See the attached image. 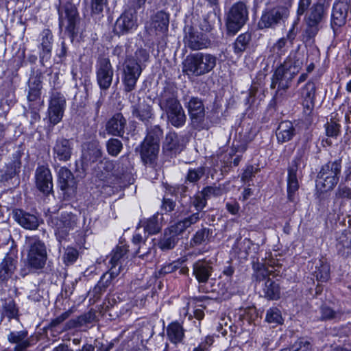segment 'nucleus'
<instances>
[{"mask_svg":"<svg viewBox=\"0 0 351 351\" xmlns=\"http://www.w3.org/2000/svg\"><path fill=\"white\" fill-rule=\"evenodd\" d=\"M93 173L100 180L109 178L108 182L116 188L130 185L134 180L123 158L115 162L108 159L100 160L95 167Z\"/></svg>","mask_w":351,"mask_h":351,"instance_id":"1","label":"nucleus"},{"mask_svg":"<svg viewBox=\"0 0 351 351\" xmlns=\"http://www.w3.org/2000/svg\"><path fill=\"white\" fill-rule=\"evenodd\" d=\"M158 104L167 115L168 122L175 128L182 127L186 121L184 110L173 90L165 87L158 96Z\"/></svg>","mask_w":351,"mask_h":351,"instance_id":"2","label":"nucleus"},{"mask_svg":"<svg viewBox=\"0 0 351 351\" xmlns=\"http://www.w3.org/2000/svg\"><path fill=\"white\" fill-rule=\"evenodd\" d=\"M309 150L310 145L306 141L298 149L295 156L288 167L287 198L290 202H294L296 200L299 189L298 177L306 166Z\"/></svg>","mask_w":351,"mask_h":351,"instance_id":"3","label":"nucleus"},{"mask_svg":"<svg viewBox=\"0 0 351 351\" xmlns=\"http://www.w3.org/2000/svg\"><path fill=\"white\" fill-rule=\"evenodd\" d=\"M217 60V57L210 53H191L187 56L183 62V72L195 77L204 75L213 70Z\"/></svg>","mask_w":351,"mask_h":351,"instance_id":"4","label":"nucleus"},{"mask_svg":"<svg viewBox=\"0 0 351 351\" xmlns=\"http://www.w3.org/2000/svg\"><path fill=\"white\" fill-rule=\"evenodd\" d=\"M25 246L27 250V265L34 269L44 268L47 260L45 243L38 236H27Z\"/></svg>","mask_w":351,"mask_h":351,"instance_id":"5","label":"nucleus"},{"mask_svg":"<svg viewBox=\"0 0 351 351\" xmlns=\"http://www.w3.org/2000/svg\"><path fill=\"white\" fill-rule=\"evenodd\" d=\"M341 171V159L328 162L321 167L317 173V187L324 192L332 190L339 182Z\"/></svg>","mask_w":351,"mask_h":351,"instance_id":"6","label":"nucleus"},{"mask_svg":"<svg viewBox=\"0 0 351 351\" xmlns=\"http://www.w3.org/2000/svg\"><path fill=\"white\" fill-rule=\"evenodd\" d=\"M248 19V10L244 1L234 3L227 13L226 25L228 34L234 35Z\"/></svg>","mask_w":351,"mask_h":351,"instance_id":"7","label":"nucleus"},{"mask_svg":"<svg viewBox=\"0 0 351 351\" xmlns=\"http://www.w3.org/2000/svg\"><path fill=\"white\" fill-rule=\"evenodd\" d=\"M48 224L54 229L55 235L60 243L65 240L70 231L76 225V217L71 213H62L60 215H51L47 219Z\"/></svg>","mask_w":351,"mask_h":351,"instance_id":"8","label":"nucleus"},{"mask_svg":"<svg viewBox=\"0 0 351 351\" xmlns=\"http://www.w3.org/2000/svg\"><path fill=\"white\" fill-rule=\"evenodd\" d=\"M326 15V8L320 0L309 9L305 16V34L308 38L311 39L317 34Z\"/></svg>","mask_w":351,"mask_h":351,"instance_id":"9","label":"nucleus"},{"mask_svg":"<svg viewBox=\"0 0 351 351\" xmlns=\"http://www.w3.org/2000/svg\"><path fill=\"white\" fill-rule=\"evenodd\" d=\"M296 75L294 71H289L286 66L280 64L274 71L271 77V88H277L275 97L279 99L291 87Z\"/></svg>","mask_w":351,"mask_h":351,"instance_id":"10","label":"nucleus"},{"mask_svg":"<svg viewBox=\"0 0 351 351\" xmlns=\"http://www.w3.org/2000/svg\"><path fill=\"white\" fill-rule=\"evenodd\" d=\"M289 14V8L284 5H277L263 12L258 27L261 29L274 27L278 24L284 22Z\"/></svg>","mask_w":351,"mask_h":351,"instance_id":"11","label":"nucleus"},{"mask_svg":"<svg viewBox=\"0 0 351 351\" xmlns=\"http://www.w3.org/2000/svg\"><path fill=\"white\" fill-rule=\"evenodd\" d=\"M142 71L143 67L133 60H125L122 69V82L125 92L130 93L136 88V82Z\"/></svg>","mask_w":351,"mask_h":351,"instance_id":"12","label":"nucleus"},{"mask_svg":"<svg viewBox=\"0 0 351 351\" xmlns=\"http://www.w3.org/2000/svg\"><path fill=\"white\" fill-rule=\"evenodd\" d=\"M114 75V70L108 58H98L96 64L97 82L103 90H108L111 86Z\"/></svg>","mask_w":351,"mask_h":351,"instance_id":"13","label":"nucleus"},{"mask_svg":"<svg viewBox=\"0 0 351 351\" xmlns=\"http://www.w3.org/2000/svg\"><path fill=\"white\" fill-rule=\"evenodd\" d=\"M58 14L60 28L64 26L69 34L73 37L77 34L75 29L78 21L76 8L71 3L66 4L62 8L58 10Z\"/></svg>","mask_w":351,"mask_h":351,"instance_id":"14","label":"nucleus"},{"mask_svg":"<svg viewBox=\"0 0 351 351\" xmlns=\"http://www.w3.org/2000/svg\"><path fill=\"white\" fill-rule=\"evenodd\" d=\"M349 14H351V5L348 0H340L334 3L331 16V27L335 32L339 27L346 23Z\"/></svg>","mask_w":351,"mask_h":351,"instance_id":"15","label":"nucleus"},{"mask_svg":"<svg viewBox=\"0 0 351 351\" xmlns=\"http://www.w3.org/2000/svg\"><path fill=\"white\" fill-rule=\"evenodd\" d=\"M65 106L66 99L63 95L58 92L52 93L48 108V117L53 125L62 120Z\"/></svg>","mask_w":351,"mask_h":351,"instance_id":"16","label":"nucleus"},{"mask_svg":"<svg viewBox=\"0 0 351 351\" xmlns=\"http://www.w3.org/2000/svg\"><path fill=\"white\" fill-rule=\"evenodd\" d=\"M43 74L39 70L32 71L28 81L27 101L28 103L43 104L41 99V90L43 88L42 80Z\"/></svg>","mask_w":351,"mask_h":351,"instance_id":"17","label":"nucleus"},{"mask_svg":"<svg viewBox=\"0 0 351 351\" xmlns=\"http://www.w3.org/2000/svg\"><path fill=\"white\" fill-rule=\"evenodd\" d=\"M137 27L136 12L134 10L125 11L116 21L114 31L117 34H128Z\"/></svg>","mask_w":351,"mask_h":351,"instance_id":"18","label":"nucleus"},{"mask_svg":"<svg viewBox=\"0 0 351 351\" xmlns=\"http://www.w3.org/2000/svg\"><path fill=\"white\" fill-rule=\"evenodd\" d=\"M192 124L195 128L202 127L205 120V108L201 99L191 97L186 105Z\"/></svg>","mask_w":351,"mask_h":351,"instance_id":"19","label":"nucleus"},{"mask_svg":"<svg viewBox=\"0 0 351 351\" xmlns=\"http://www.w3.org/2000/svg\"><path fill=\"white\" fill-rule=\"evenodd\" d=\"M147 234L143 235L137 227L136 232L132 237V243L136 247L135 254L141 258H145L155 252L153 241H148Z\"/></svg>","mask_w":351,"mask_h":351,"instance_id":"20","label":"nucleus"},{"mask_svg":"<svg viewBox=\"0 0 351 351\" xmlns=\"http://www.w3.org/2000/svg\"><path fill=\"white\" fill-rule=\"evenodd\" d=\"M120 273V267L119 268L110 267L109 271L104 274L99 281L95 286L93 290L90 291L88 294L93 297L95 300H98L103 293H104L108 287L111 285L113 279L116 278Z\"/></svg>","mask_w":351,"mask_h":351,"instance_id":"21","label":"nucleus"},{"mask_svg":"<svg viewBox=\"0 0 351 351\" xmlns=\"http://www.w3.org/2000/svg\"><path fill=\"white\" fill-rule=\"evenodd\" d=\"M184 148L182 139L175 132L166 134L162 144V152L168 156L172 157L180 154Z\"/></svg>","mask_w":351,"mask_h":351,"instance_id":"22","label":"nucleus"},{"mask_svg":"<svg viewBox=\"0 0 351 351\" xmlns=\"http://www.w3.org/2000/svg\"><path fill=\"white\" fill-rule=\"evenodd\" d=\"M58 173L60 189L68 197L73 195L77 189V182L71 171L66 167H61Z\"/></svg>","mask_w":351,"mask_h":351,"instance_id":"23","label":"nucleus"},{"mask_svg":"<svg viewBox=\"0 0 351 351\" xmlns=\"http://www.w3.org/2000/svg\"><path fill=\"white\" fill-rule=\"evenodd\" d=\"M36 182L40 191L45 195L51 193L53 189L52 176L47 167L41 166L36 169Z\"/></svg>","mask_w":351,"mask_h":351,"instance_id":"24","label":"nucleus"},{"mask_svg":"<svg viewBox=\"0 0 351 351\" xmlns=\"http://www.w3.org/2000/svg\"><path fill=\"white\" fill-rule=\"evenodd\" d=\"M185 43L193 50H200L208 47L210 45V40L206 35L190 27L185 36Z\"/></svg>","mask_w":351,"mask_h":351,"instance_id":"25","label":"nucleus"},{"mask_svg":"<svg viewBox=\"0 0 351 351\" xmlns=\"http://www.w3.org/2000/svg\"><path fill=\"white\" fill-rule=\"evenodd\" d=\"M53 151L55 158L60 161H68L72 155L73 143L69 139L59 138L56 141Z\"/></svg>","mask_w":351,"mask_h":351,"instance_id":"26","label":"nucleus"},{"mask_svg":"<svg viewBox=\"0 0 351 351\" xmlns=\"http://www.w3.org/2000/svg\"><path fill=\"white\" fill-rule=\"evenodd\" d=\"M14 218L21 227L31 230H36L40 222L38 217L36 215L30 214L21 209L14 211Z\"/></svg>","mask_w":351,"mask_h":351,"instance_id":"27","label":"nucleus"},{"mask_svg":"<svg viewBox=\"0 0 351 351\" xmlns=\"http://www.w3.org/2000/svg\"><path fill=\"white\" fill-rule=\"evenodd\" d=\"M316 85L313 81H308L301 90L302 106L304 112L309 114L315 106Z\"/></svg>","mask_w":351,"mask_h":351,"instance_id":"28","label":"nucleus"},{"mask_svg":"<svg viewBox=\"0 0 351 351\" xmlns=\"http://www.w3.org/2000/svg\"><path fill=\"white\" fill-rule=\"evenodd\" d=\"M126 124L127 121L123 115L117 112L108 121L106 130L109 134L121 137L125 132Z\"/></svg>","mask_w":351,"mask_h":351,"instance_id":"29","label":"nucleus"},{"mask_svg":"<svg viewBox=\"0 0 351 351\" xmlns=\"http://www.w3.org/2000/svg\"><path fill=\"white\" fill-rule=\"evenodd\" d=\"M132 114L145 124L154 119L152 106L144 100L132 106Z\"/></svg>","mask_w":351,"mask_h":351,"instance_id":"30","label":"nucleus"},{"mask_svg":"<svg viewBox=\"0 0 351 351\" xmlns=\"http://www.w3.org/2000/svg\"><path fill=\"white\" fill-rule=\"evenodd\" d=\"M27 331H13L8 335V340L10 343L15 344L13 351H27L31 346V342L27 338Z\"/></svg>","mask_w":351,"mask_h":351,"instance_id":"31","label":"nucleus"},{"mask_svg":"<svg viewBox=\"0 0 351 351\" xmlns=\"http://www.w3.org/2000/svg\"><path fill=\"white\" fill-rule=\"evenodd\" d=\"M204 216V213L195 212L191 213L178 221L171 227V231L176 234H182L187 228L197 223Z\"/></svg>","mask_w":351,"mask_h":351,"instance_id":"32","label":"nucleus"},{"mask_svg":"<svg viewBox=\"0 0 351 351\" xmlns=\"http://www.w3.org/2000/svg\"><path fill=\"white\" fill-rule=\"evenodd\" d=\"M17 261L10 254H7L0 263V284L10 279L16 269Z\"/></svg>","mask_w":351,"mask_h":351,"instance_id":"33","label":"nucleus"},{"mask_svg":"<svg viewBox=\"0 0 351 351\" xmlns=\"http://www.w3.org/2000/svg\"><path fill=\"white\" fill-rule=\"evenodd\" d=\"M162 216L158 213L153 215L150 218L140 221L138 226L141 230V227L143 228V234L152 235L158 233L162 229Z\"/></svg>","mask_w":351,"mask_h":351,"instance_id":"34","label":"nucleus"},{"mask_svg":"<svg viewBox=\"0 0 351 351\" xmlns=\"http://www.w3.org/2000/svg\"><path fill=\"white\" fill-rule=\"evenodd\" d=\"M212 272V266L204 260H199L193 265V274L200 284L206 283Z\"/></svg>","mask_w":351,"mask_h":351,"instance_id":"35","label":"nucleus"},{"mask_svg":"<svg viewBox=\"0 0 351 351\" xmlns=\"http://www.w3.org/2000/svg\"><path fill=\"white\" fill-rule=\"evenodd\" d=\"M41 36L42 51L40 53V62L43 66H45V63L51 58L53 35L49 29H45L42 32Z\"/></svg>","mask_w":351,"mask_h":351,"instance_id":"36","label":"nucleus"},{"mask_svg":"<svg viewBox=\"0 0 351 351\" xmlns=\"http://www.w3.org/2000/svg\"><path fill=\"white\" fill-rule=\"evenodd\" d=\"M169 16L164 11H158L151 18L150 28L154 29L156 34H165L168 30Z\"/></svg>","mask_w":351,"mask_h":351,"instance_id":"37","label":"nucleus"},{"mask_svg":"<svg viewBox=\"0 0 351 351\" xmlns=\"http://www.w3.org/2000/svg\"><path fill=\"white\" fill-rule=\"evenodd\" d=\"M159 144L143 141L141 145V157L145 164L152 165L155 162L159 152Z\"/></svg>","mask_w":351,"mask_h":351,"instance_id":"38","label":"nucleus"},{"mask_svg":"<svg viewBox=\"0 0 351 351\" xmlns=\"http://www.w3.org/2000/svg\"><path fill=\"white\" fill-rule=\"evenodd\" d=\"M295 134V128L293 124L289 121L281 122L276 130V138L279 143L290 141Z\"/></svg>","mask_w":351,"mask_h":351,"instance_id":"39","label":"nucleus"},{"mask_svg":"<svg viewBox=\"0 0 351 351\" xmlns=\"http://www.w3.org/2000/svg\"><path fill=\"white\" fill-rule=\"evenodd\" d=\"M260 295L268 300H276L280 297V287L279 284L268 278L262 285Z\"/></svg>","mask_w":351,"mask_h":351,"instance_id":"40","label":"nucleus"},{"mask_svg":"<svg viewBox=\"0 0 351 351\" xmlns=\"http://www.w3.org/2000/svg\"><path fill=\"white\" fill-rule=\"evenodd\" d=\"M102 151L101 147L97 143H90L87 149L83 153L82 163L84 166H88L97 162L101 158Z\"/></svg>","mask_w":351,"mask_h":351,"instance_id":"41","label":"nucleus"},{"mask_svg":"<svg viewBox=\"0 0 351 351\" xmlns=\"http://www.w3.org/2000/svg\"><path fill=\"white\" fill-rule=\"evenodd\" d=\"M21 165L20 157L14 156V160L9 162L4 169L0 170V182L7 181L12 178L19 171Z\"/></svg>","mask_w":351,"mask_h":351,"instance_id":"42","label":"nucleus"},{"mask_svg":"<svg viewBox=\"0 0 351 351\" xmlns=\"http://www.w3.org/2000/svg\"><path fill=\"white\" fill-rule=\"evenodd\" d=\"M167 335L171 343L177 344L182 342L184 337V330L179 322H174L167 326Z\"/></svg>","mask_w":351,"mask_h":351,"instance_id":"43","label":"nucleus"},{"mask_svg":"<svg viewBox=\"0 0 351 351\" xmlns=\"http://www.w3.org/2000/svg\"><path fill=\"white\" fill-rule=\"evenodd\" d=\"M43 106V104L28 103V109H25L24 115L29 119V125L32 129L35 128V125L40 120V110Z\"/></svg>","mask_w":351,"mask_h":351,"instance_id":"44","label":"nucleus"},{"mask_svg":"<svg viewBox=\"0 0 351 351\" xmlns=\"http://www.w3.org/2000/svg\"><path fill=\"white\" fill-rule=\"evenodd\" d=\"M94 315L90 312L82 314L76 318L68 321L64 326L65 330L79 328L92 322Z\"/></svg>","mask_w":351,"mask_h":351,"instance_id":"45","label":"nucleus"},{"mask_svg":"<svg viewBox=\"0 0 351 351\" xmlns=\"http://www.w3.org/2000/svg\"><path fill=\"white\" fill-rule=\"evenodd\" d=\"M313 274L317 281L326 282L330 278V266L322 260H319L315 263V269Z\"/></svg>","mask_w":351,"mask_h":351,"instance_id":"46","label":"nucleus"},{"mask_svg":"<svg viewBox=\"0 0 351 351\" xmlns=\"http://www.w3.org/2000/svg\"><path fill=\"white\" fill-rule=\"evenodd\" d=\"M280 64L284 67L286 66L289 71H294L297 75L302 67V61L298 53L293 52Z\"/></svg>","mask_w":351,"mask_h":351,"instance_id":"47","label":"nucleus"},{"mask_svg":"<svg viewBox=\"0 0 351 351\" xmlns=\"http://www.w3.org/2000/svg\"><path fill=\"white\" fill-rule=\"evenodd\" d=\"M1 315L8 317L9 320L17 318L19 309L14 300H5L2 305Z\"/></svg>","mask_w":351,"mask_h":351,"instance_id":"48","label":"nucleus"},{"mask_svg":"<svg viewBox=\"0 0 351 351\" xmlns=\"http://www.w3.org/2000/svg\"><path fill=\"white\" fill-rule=\"evenodd\" d=\"M128 250L126 245L117 246L112 250L110 254V264L111 267L119 268L121 267V260L127 254Z\"/></svg>","mask_w":351,"mask_h":351,"instance_id":"49","label":"nucleus"},{"mask_svg":"<svg viewBox=\"0 0 351 351\" xmlns=\"http://www.w3.org/2000/svg\"><path fill=\"white\" fill-rule=\"evenodd\" d=\"M169 234L165 233L163 237L160 240L158 243V246L162 250H169L173 249L178 241V235L179 234H176L170 230Z\"/></svg>","mask_w":351,"mask_h":351,"instance_id":"50","label":"nucleus"},{"mask_svg":"<svg viewBox=\"0 0 351 351\" xmlns=\"http://www.w3.org/2000/svg\"><path fill=\"white\" fill-rule=\"evenodd\" d=\"M206 168L199 166L195 168H189L185 176V183L196 184L204 176Z\"/></svg>","mask_w":351,"mask_h":351,"instance_id":"51","label":"nucleus"},{"mask_svg":"<svg viewBox=\"0 0 351 351\" xmlns=\"http://www.w3.org/2000/svg\"><path fill=\"white\" fill-rule=\"evenodd\" d=\"M177 270H179V274L182 275L187 274L189 272V269L187 267H180L179 263L173 262L172 263L164 265L162 267H161L160 270L158 271V276L160 277L161 276L175 272Z\"/></svg>","mask_w":351,"mask_h":351,"instance_id":"52","label":"nucleus"},{"mask_svg":"<svg viewBox=\"0 0 351 351\" xmlns=\"http://www.w3.org/2000/svg\"><path fill=\"white\" fill-rule=\"evenodd\" d=\"M147 136L143 141L160 145V140L163 134L162 130L160 126H152L147 128Z\"/></svg>","mask_w":351,"mask_h":351,"instance_id":"53","label":"nucleus"},{"mask_svg":"<svg viewBox=\"0 0 351 351\" xmlns=\"http://www.w3.org/2000/svg\"><path fill=\"white\" fill-rule=\"evenodd\" d=\"M251 40V34L248 32L241 34L234 43V51L236 53L243 52Z\"/></svg>","mask_w":351,"mask_h":351,"instance_id":"54","label":"nucleus"},{"mask_svg":"<svg viewBox=\"0 0 351 351\" xmlns=\"http://www.w3.org/2000/svg\"><path fill=\"white\" fill-rule=\"evenodd\" d=\"M213 234V230L207 228H203L197 230L194 234L192 242L196 245L206 243L209 241Z\"/></svg>","mask_w":351,"mask_h":351,"instance_id":"55","label":"nucleus"},{"mask_svg":"<svg viewBox=\"0 0 351 351\" xmlns=\"http://www.w3.org/2000/svg\"><path fill=\"white\" fill-rule=\"evenodd\" d=\"M106 149L109 155L117 156L123 149V143L117 138H111L106 142Z\"/></svg>","mask_w":351,"mask_h":351,"instance_id":"56","label":"nucleus"},{"mask_svg":"<svg viewBox=\"0 0 351 351\" xmlns=\"http://www.w3.org/2000/svg\"><path fill=\"white\" fill-rule=\"evenodd\" d=\"M216 19V14L215 13H208L204 16L203 19L199 23L200 29L206 32H210L214 27Z\"/></svg>","mask_w":351,"mask_h":351,"instance_id":"57","label":"nucleus"},{"mask_svg":"<svg viewBox=\"0 0 351 351\" xmlns=\"http://www.w3.org/2000/svg\"><path fill=\"white\" fill-rule=\"evenodd\" d=\"M335 120L331 118L325 124L326 134L328 137H337L340 132L341 126Z\"/></svg>","mask_w":351,"mask_h":351,"instance_id":"58","label":"nucleus"},{"mask_svg":"<svg viewBox=\"0 0 351 351\" xmlns=\"http://www.w3.org/2000/svg\"><path fill=\"white\" fill-rule=\"evenodd\" d=\"M191 204L195 208L196 212L203 213V209L207 204V199L200 191L191 198Z\"/></svg>","mask_w":351,"mask_h":351,"instance_id":"59","label":"nucleus"},{"mask_svg":"<svg viewBox=\"0 0 351 351\" xmlns=\"http://www.w3.org/2000/svg\"><path fill=\"white\" fill-rule=\"evenodd\" d=\"M149 59V53L144 49H138L136 51L134 56H127L125 60H133L136 62L141 67H143V64L146 62Z\"/></svg>","mask_w":351,"mask_h":351,"instance_id":"60","label":"nucleus"},{"mask_svg":"<svg viewBox=\"0 0 351 351\" xmlns=\"http://www.w3.org/2000/svg\"><path fill=\"white\" fill-rule=\"evenodd\" d=\"M265 320L269 324H280L282 318L281 313L277 308H271L267 310Z\"/></svg>","mask_w":351,"mask_h":351,"instance_id":"61","label":"nucleus"},{"mask_svg":"<svg viewBox=\"0 0 351 351\" xmlns=\"http://www.w3.org/2000/svg\"><path fill=\"white\" fill-rule=\"evenodd\" d=\"M78 256V251L75 248L68 247L65 249L63 254V261L66 265H72L76 261Z\"/></svg>","mask_w":351,"mask_h":351,"instance_id":"62","label":"nucleus"},{"mask_svg":"<svg viewBox=\"0 0 351 351\" xmlns=\"http://www.w3.org/2000/svg\"><path fill=\"white\" fill-rule=\"evenodd\" d=\"M201 192L208 200L211 197H219L222 195L223 194V189L221 186H208L204 187Z\"/></svg>","mask_w":351,"mask_h":351,"instance_id":"63","label":"nucleus"},{"mask_svg":"<svg viewBox=\"0 0 351 351\" xmlns=\"http://www.w3.org/2000/svg\"><path fill=\"white\" fill-rule=\"evenodd\" d=\"M335 197L337 199H351V188L340 184L335 192Z\"/></svg>","mask_w":351,"mask_h":351,"instance_id":"64","label":"nucleus"}]
</instances>
